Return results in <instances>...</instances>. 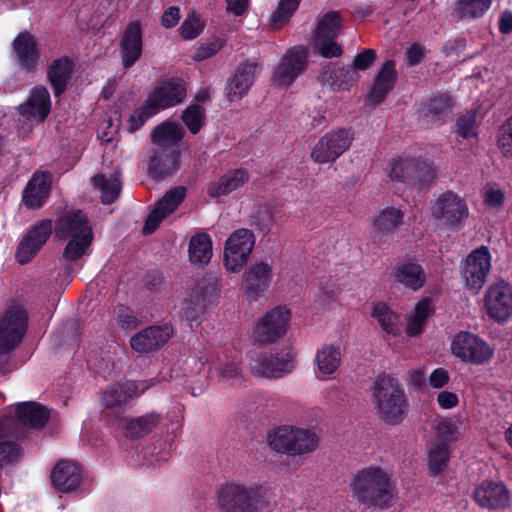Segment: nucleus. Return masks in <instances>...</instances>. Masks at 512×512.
<instances>
[{"label":"nucleus","mask_w":512,"mask_h":512,"mask_svg":"<svg viewBox=\"0 0 512 512\" xmlns=\"http://www.w3.org/2000/svg\"><path fill=\"white\" fill-rule=\"evenodd\" d=\"M349 488L352 498L364 509L381 511L392 507L396 501L392 474L377 465L356 471L350 479Z\"/></svg>","instance_id":"nucleus-1"},{"label":"nucleus","mask_w":512,"mask_h":512,"mask_svg":"<svg viewBox=\"0 0 512 512\" xmlns=\"http://www.w3.org/2000/svg\"><path fill=\"white\" fill-rule=\"evenodd\" d=\"M16 414L17 422H0V431L5 429L0 436V448L28 445L33 436V430L43 427L49 418V411L36 402L18 403Z\"/></svg>","instance_id":"nucleus-2"},{"label":"nucleus","mask_w":512,"mask_h":512,"mask_svg":"<svg viewBox=\"0 0 512 512\" xmlns=\"http://www.w3.org/2000/svg\"><path fill=\"white\" fill-rule=\"evenodd\" d=\"M55 231L58 237L68 239L63 250V258L66 261L78 260L88 253L93 241V232L82 211L66 212L57 220Z\"/></svg>","instance_id":"nucleus-3"},{"label":"nucleus","mask_w":512,"mask_h":512,"mask_svg":"<svg viewBox=\"0 0 512 512\" xmlns=\"http://www.w3.org/2000/svg\"><path fill=\"white\" fill-rule=\"evenodd\" d=\"M375 408L388 423H399L407 409V399L399 384L392 378H381L376 382L373 394Z\"/></svg>","instance_id":"nucleus-4"},{"label":"nucleus","mask_w":512,"mask_h":512,"mask_svg":"<svg viewBox=\"0 0 512 512\" xmlns=\"http://www.w3.org/2000/svg\"><path fill=\"white\" fill-rule=\"evenodd\" d=\"M27 326V314L19 305H11L0 317V371H5L8 355L21 342Z\"/></svg>","instance_id":"nucleus-5"},{"label":"nucleus","mask_w":512,"mask_h":512,"mask_svg":"<svg viewBox=\"0 0 512 512\" xmlns=\"http://www.w3.org/2000/svg\"><path fill=\"white\" fill-rule=\"evenodd\" d=\"M218 501L224 512H257L265 502L264 489L227 484L218 491Z\"/></svg>","instance_id":"nucleus-6"},{"label":"nucleus","mask_w":512,"mask_h":512,"mask_svg":"<svg viewBox=\"0 0 512 512\" xmlns=\"http://www.w3.org/2000/svg\"><path fill=\"white\" fill-rule=\"evenodd\" d=\"M431 217L448 228H458L469 215L467 202L453 191L441 193L431 204Z\"/></svg>","instance_id":"nucleus-7"},{"label":"nucleus","mask_w":512,"mask_h":512,"mask_svg":"<svg viewBox=\"0 0 512 512\" xmlns=\"http://www.w3.org/2000/svg\"><path fill=\"white\" fill-rule=\"evenodd\" d=\"M255 246L254 233L245 228L232 232L226 239L223 264L229 272H239L248 262Z\"/></svg>","instance_id":"nucleus-8"},{"label":"nucleus","mask_w":512,"mask_h":512,"mask_svg":"<svg viewBox=\"0 0 512 512\" xmlns=\"http://www.w3.org/2000/svg\"><path fill=\"white\" fill-rule=\"evenodd\" d=\"M248 368L255 377L279 378L293 370L294 354L292 351L258 352L251 356Z\"/></svg>","instance_id":"nucleus-9"},{"label":"nucleus","mask_w":512,"mask_h":512,"mask_svg":"<svg viewBox=\"0 0 512 512\" xmlns=\"http://www.w3.org/2000/svg\"><path fill=\"white\" fill-rule=\"evenodd\" d=\"M491 270V254L487 247L473 250L460 264L465 287L475 293L484 286Z\"/></svg>","instance_id":"nucleus-10"},{"label":"nucleus","mask_w":512,"mask_h":512,"mask_svg":"<svg viewBox=\"0 0 512 512\" xmlns=\"http://www.w3.org/2000/svg\"><path fill=\"white\" fill-rule=\"evenodd\" d=\"M341 17L337 12H328L318 21L315 29L312 47L324 58L338 57L342 48L334 40L341 29Z\"/></svg>","instance_id":"nucleus-11"},{"label":"nucleus","mask_w":512,"mask_h":512,"mask_svg":"<svg viewBox=\"0 0 512 512\" xmlns=\"http://www.w3.org/2000/svg\"><path fill=\"white\" fill-rule=\"evenodd\" d=\"M291 320V310L283 305L266 312L257 322L253 332L255 341L269 344L277 341L287 333Z\"/></svg>","instance_id":"nucleus-12"},{"label":"nucleus","mask_w":512,"mask_h":512,"mask_svg":"<svg viewBox=\"0 0 512 512\" xmlns=\"http://www.w3.org/2000/svg\"><path fill=\"white\" fill-rule=\"evenodd\" d=\"M483 308L494 322H508L512 318V285L503 280L491 284L485 291Z\"/></svg>","instance_id":"nucleus-13"},{"label":"nucleus","mask_w":512,"mask_h":512,"mask_svg":"<svg viewBox=\"0 0 512 512\" xmlns=\"http://www.w3.org/2000/svg\"><path fill=\"white\" fill-rule=\"evenodd\" d=\"M452 353L461 361L476 365H483L491 360L493 348L470 332H460L451 344Z\"/></svg>","instance_id":"nucleus-14"},{"label":"nucleus","mask_w":512,"mask_h":512,"mask_svg":"<svg viewBox=\"0 0 512 512\" xmlns=\"http://www.w3.org/2000/svg\"><path fill=\"white\" fill-rule=\"evenodd\" d=\"M352 141L353 134L350 130H331L324 134L314 145L311 158L319 164L334 162L350 148Z\"/></svg>","instance_id":"nucleus-15"},{"label":"nucleus","mask_w":512,"mask_h":512,"mask_svg":"<svg viewBox=\"0 0 512 512\" xmlns=\"http://www.w3.org/2000/svg\"><path fill=\"white\" fill-rule=\"evenodd\" d=\"M270 448H311L319 445V436L313 429L283 425L269 431Z\"/></svg>","instance_id":"nucleus-16"},{"label":"nucleus","mask_w":512,"mask_h":512,"mask_svg":"<svg viewBox=\"0 0 512 512\" xmlns=\"http://www.w3.org/2000/svg\"><path fill=\"white\" fill-rule=\"evenodd\" d=\"M308 50L299 45L286 51L273 72V81L288 87L301 75L307 66Z\"/></svg>","instance_id":"nucleus-17"},{"label":"nucleus","mask_w":512,"mask_h":512,"mask_svg":"<svg viewBox=\"0 0 512 512\" xmlns=\"http://www.w3.org/2000/svg\"><path fill=\"white\" fill-rule=\"evenodd\" d=\"M241 356L235 348L220 352L210 363L209 373L221 383L236 385L243 381V370L240 366Z\"/></svg>","instance_id":"nucleus-18"},{"label":"nucleus","mask_w":512,"mask_h":512,"mask_svg":"<svg viewBox=\"0 0 512 512\" xmlns=\"http://www.w3.org/2000/svg\"><path fill=\"white\" fill-rule=\"evenodd\" d=\"M186 84L180 78L169 79L151 93H149L145 103L155 111V115L161 110L173 107L186 98Z\"/></svg>","instance_id":"nucleus-19"},{"label":"nucleus","mask_w":512,"mask_h":512,"mask_svg":"<svg viewBox=\"0 0 512 512\" xmlns=\"http://www.w3.org/2000/svg\"><path fill=\"white\" fill-rule=\"evenodd\" d=\"M473 499L490 511L505 509L510 505V491L502 481L484 480L475 487Z\"/></svg>","instance_id":"nucleus-20"},{"label":"nucleus","mask_w":512,"mask_h":512,"mask_svg":"<svg viewBox=\"0 0 512 512\" xmlns=\"http://www.w3.org/2000/svg\"><path fill=\"white\" fill-rule=\"evenodd\" d=\"M389 176L394 181L426 183L433 179L431 166L414 158H399L391 163Z\"/></svg>","instance_id":"nucleus-21"},{"label":"nucleus","mask_w":512,"mask_h":512,"mask_svg":"<svg viewBox=\"0 0 512 512\" xmlns=\"http://www.w3.org/2000/svg\"><path fill=\"white\" fill-rule=\"evenodd\" d=\"M52 221H39L22 239L17 251L16 259L19 263L30 262L42 248L52 233Z\"/></svg>","instance_id":"nucleus-22"},{"label":"nucleus","mask_w":512,"mask_h":512,"mask_svg":"<svg viewBox=\"0 0 512 512\" xmlns=\"http://www.w3.org/2000/svg\"><path fill=\"white\" fill-rule=\"evenodd\" d=\"M185 195L184 187H176L168 191L151 209L143 227V233L152 234L160 223L176 210Z\"/></svg>","instance_id":"nucleus-23"},{"label":"nucleus","mask_w":512,"mask_h":512,"mask_svg":"<svg viewBox=\"0 0 512 512\" xmlns=\"http://www.w3.org/2000/svg\"><path fill=\"white\" fill-rule=\"evenodd\" d=\"M51 486L57 493L68 494L78 489L82 482V470L78 463L60 460L50 473Z\"/></svg>","instance_id":"nucleus-24"},{"label":"nucleus","mask_w":512,"mask_h":512,"mask_svg":"<svg viewBox=\"0 0 512 512\" xmlns=\"http://www.w3.org/2000/svg\"><path fill=\"white\" fill-rule=\"evenodd\" d=\"M154 383L152 381H125L109 386L103 391L101 401L106 407H117L141 396Z\"/></svg>","instance_id":"nucleus-25"},{"label":"nucleus","mask_w":512,"mask_h":512,"mask_svg":"<svg viewBox=\"0 0 512 512\" xmlns=\"http://www.w3.org/2000/svg\"><path fill=\"white\" fill-rule=\"evenodd\" d=\"M405 212L399 207H386L380 210L373 219L371 236L375 243L381 245L396 232L404 223Z\"/></svg>","instance_id":"nucleus-26"},{"label":"nucleus","mask_w":512,"mask_h":512,"mask_svg":"<svg viewBox=\"0 0 512 512\" xmlns=\"http://www.w3.org/2000/svg\"><path fill=\"white\" fill-rule=\"evenodd\" d=\"M245 294L250 300H257L265 295L273 279L272 265L260 261L251 265L243 276Z\"/></svg>","instance_id":"nucleus-27"},{"label":"nucleus","mask_w":512,"mask_h":512,"mask_svg":"<svg viewBox=\"0 0 512 512\" xmlns=\"http://www.w3.org/2000/svg\"><path fill=\"white\" fill-rule=\"evenodd\" d=\"M259 73L260 67L256 62L241 63L227 81L226 95L228 99L230 101L242 99L250 90Z\"/></svg>","instance_id":"nucleus-28"},{"label":"nucleus","mask_w":512,"mask_h":512,"mask_svg":"<svg viewBox=\"0 0 512 512\" xmlns=\"http://www.w3.org/2000/svg\"><path fill=\"white\" fill-rule=\"evenodd\" d=\"M170 325L151 326L135 334L131 340V348L139 353H149L163 346L172 336Z\"/></svg>","instance_id":"nucleus-29"},{"label":"nucleus","mask_w":512,"mask_h":512,"mask_svg":"<svg viewBox=\"0 0 512 512\" xmlns=\"http://www.w3.org/2000/svg\"><path fill=\"white\" fill-rule=\"evenodd\" d=\"M142 46L141 25L133 21L127 25L120 40V53L125 68L131 67L141 57Z\"/></svg>","instance_id":"nucleus-30"},{"label":"nucleus","mask_w":512,"mask_h":512,"mask_svg":"<svg viewBox=\"0 0 512 512\" xmlns=\"http://www.w3.org/2000/svg\"><path fill=\"white\" fill-rule=\"evenodd\" d=\"M51 189V176L35 172L28 181L22 195L24 205L30 209L40 208L47 200Z\"/></svg>","instance_id":"nucleus-31"},{"label":"nucleus","mask_w":512,"mask_h":512,"mask_svg":"<svg viewBox=\"0 0 512 512\" xmlns=\"http://www.w3.org/2000/svg\"><path fill=\"white\" fill-rule=\"evenodd\" d=\"M51 109L48 90L45 87H36L32 90L25 104L20 105V114L28 121L43 122Z\"/></svg>","instance_id":"nucleus-32"},{"label":"nucleus","mask_w":512,"mask_h":512,"mask_svg":"<svg viewBox=\"0 0 512 512\" xmlns=\"http://www.w3.org/2000/svg\"><path fill=\"white\" fill-rule=\"evenodd\" d=\"M342 359L341 348L338 344H324L317 349L314 357L316 376L319 379H326L334 375Z\"/></svg>","instance_id":"nucleus-33"},{"label":"nucleus","mask_w":512,"mask_h":512,"mask_svg":"<svg viewBox=\"0 0 512 512\" xmlns=\"http://www.w3.org/2000/svg\"><path fill=\"white\" fill-rule=\"evenodd\" d=\"M13 52L20 65L28 70H34L39 60L36 38L28 32H21L12 42Z\"/></svg>","instance_id":"nucleus-34"},{"label":"nucleus","mask_w":512,"mask_h":512,"mask_svg":"<svg viewBox=\"0 0 512 512\" xmlns=\"http://www.w3.org/2000/svg\"><path fill=\"white\" fill-rule=\"evenodd\" d=\"M392 277L398 282L413 291L423 287L426 274L420 264L412 261L397 264L392 271Z\"/></svg>","instance_id":"nucleus-35"},{"label":"nucleus","mask_w":512,"mask_h":512,"mask_svg":"<svg viewBox=\"0 0 512 512\" xmlns=\"http://www.w3.org/2000/svg\"><path fill=\"white\" fill-rule=\"evenodd\" d=\"M396 77L397 74L394 62L390 60L386 61L382 65L373 83L369 94L370 102L373 104L381 103L386 98L389 91L394 87Z\"/></svg>","instance_id":"nucleus-36"},{"label":"nucleus","mask_w":512,"mask_h":512,"mask_svg":"<svg viewBox=\"0 0 512 512\" xmlns=\"http://www.w3.org/2000/svg\"><path fill=\"white\" fill-rule=\"evenodd\" d=\"M248 181V173L244 169H235L227 172L217 181L211 182L208 187L210 197L217 198L228 195L242 187Z\"/></svg>","instance_id":"nucleus-37"},{"label":"nucleus","mask_w":512,"mask_h":512,"mask_svg":"<svg viewBox=\"0 0 512 512\" xmlns=\"http://www.w3.org/2000/svg\"><path fill=\"white\" fill-rule=\"evenodd\" d=\"M433 309L430 298H424L415 305L414 310L406 316L405 332L408 337H418L423 333L426 321Z\"/></svg>","instance_id":"nucleus-38"},{"label":"nucleus","mask_w":512,"mask_h":512,"mask_svg":"<svg viewBox=\"0 0 512 512\" xmlns=\"http://www.w3.org/2000/svg\"><path fill=\"white\" fill-rule=\"evenodd\" d=\"M182 127L174 121H165L154 128L152 142L157 146L169 148L175 146L183 137Z\"/></svg>","instance_id":"nucleus-39"},{"label":"nucleus","mask_w":512,"mask_h":512,"mask_svg":"<svg viewBox=\"0 0 512 512\" xmlns=\"http://www.w3.org/2000/svg\"><path fill=\"white\" fill-rule=\"evenodd\" d=\"M91 182L101 193V200L104 204L113 203L119 196L122 182L118 172H113L109 176L97 175L91 179Z\"/></svg>","instance_id":"nucleus-40"},{"label":"nucleus","mask_w":512,"mask_h":512,"mask_svg":"<svg viewBox=\"0 0 512 512\" xmlns=\"http://www.w3.org/2000/svg\"><path fill=\"white\" fill-rule=\"evenodd\" d=\"M73 69L72 61L67 57L55 60L48 69V78L56 96L66 88Z\"/></svg>","instance_id":"nucleus-41"},{"label":"nucleus","mask_w":512,"mask_h":512,"mask_svg":"<svg viewBox=\"0 0 512 512\" xmlns=\"http://www.w3.org/2000/svg\"><path fill=\"white\" fill-rule=\"evenodd\" d=\"M371 316L386 334L396 336L400 333V316L392 311L386 303H374Z\"/></svg>","instance_id":"nucleus-42"},{"label":"nucleus","mask_w":512,"mask_h":512,"mask_svg":"<svg viewBox=\"0 0 512 512\" xmlns=\"http://www.w3.org/2000/svg\"><path fill=\"white\" fill-rule=\"evenodd\" d=\"M452 106L451 97L442 94L428 101L423 107L422 114L427 122L438 124L449 115Z\"/></svg>","instance_id":"nucleus-43"},{"label":"nucleus","mask_w":512,"mask_h":512,"mask_svg":"<svg viewBox=\"0 0 512 512\" xmlns=\"http://www.w3.org/2000/svg\"><path fill=\"white\" fill-rule=\"evenodd\" d=\"M160 420V414L155 412L132 418L126 422L125 436L131 439L141 438L150 433L160 423Z\"/></svg>","instance_id":"nucleus-44"},{"label":"nucleus","mask_w":512,"mask_h":512,"mask_svg":"<svg viewBox=\"0 0 512 512\" xmlns=\"http://www.w3.org/2000/svg\"><path fill=\"white\" fill-rule=\"evenodd\" d=\"M189 259L193 264L206 265L212 257V241L206 233L194 235L189 242Z\"/></svg>","instance_id":"nucleus-45"},{"label":"nucleus","mask_w":512,"mask_h":512,"mask_svg":"<svg viewBox=\"0 0 512 512\" xmlns=\"http://www.w3.org/2000/svg\"><path fill=\"white\" fill-rule=\"evenodd\" d=\"M128 455L125 456L128 463L134 467L147 466L149 468H156L160 460H167L170 457V450H127Z\"/></svg>","instance_id":"nucleus-46"},{"label":"nucleus","mask_w":512,"mask_h":512,"mask_svg":"<svg viewBox=\"0 0 512 512\" xmlns=\"http://www.w3.org/2000/svg\"><path fill=\"white\" fill-rule=\"evenodd\" d=\"M492 0H458L454 9L459 19H474L483 16L490 8Z\"/></svg>","instance_id":"nucleus-47"},{"label":"nucleus","mask_w":512,"mask_h":512,"mask_svg":"<svg viewBox=\"0 0 512 512\" xmlns=\"http://www.w3.org/2000/svg\"><path fill=\"white\" fill-rule=\"evenodd\" d=\"M176 165V153H155L150 160L149 173L154 177H164L176 170Z\"/></svg>","instance_id":"nucleus-48"},{"label":"nucleus","mask_w":512,"mask_h":512,"mask_svg":"<svg viewBox=\"0 0 512 512\" xmlns=\"http://www.w3.org/2000/svg\"><path fill=\"white\" fill-rule=\"evenodd\" d=\"M479 106L461 114L455 123V132L464 139L477 136Z\"/></svg>","instance_id":"nucleus-49"},{"label":"nucleus","mask_w":512,"mask_h":512,"mask_svg":"<svg viewBox=\"0 0 512 512\" xmlns=\"http://www.w3.org/2000/svg\"><path fill=\"white\" fill-rule=\"evenodd\" d=\"M209 297L201 296L196 299V303H186L183 307V316L184 318L190 322V325H193V322H197L199 319V315L204 312V308L208 305H211L218 298V290L215 286L209 287Z\"/></svg>","instance_id":"nucleus-50"},{"label":"nucleus","mask_w":512,"mask_h":512,"mask_svg":"<svg viewBox=\"0 0 512 512\" xmlns=\"http://www.w3.org/2000/svg\"><path fill=\"white\" fill-rule=\"evenodd\" d=\"M204 108L198 104L189 105L182 113V121L192 134H197L205 123Z\"/></svg>","instance_id":"nucleus-51"},{"label":"nucleus","mask_w":512,"mask_h":512,"mask_svg":"<svg viewBox=\"0 0 512 512\" xmlns=\"http://www.w3.org/2000/svg\"><path fill=\"white\" fill-rule=\"evenodd\" d=\"M331 78L334 89L348 90L358 79V73L352 66H341L332 71Z\"/></svg>","instance_id":"nucleus-52"},{"label":"nucleus","mask_w":512,"mask_h":512,"mask_svg":"<svg viewBox=\"0 0 512 512\" xmlns=\"http://www.w3.org/2000/svg\"><path fill=\"white\" fill-rule=\"evenodd\" d=\"M301 0H280L277 9L271 14L270 22L274 28L283 26L291 18Z\"/></svg>","instance_id":"nucleus-53"},{"label":"nucleus","mask_w":512,"mask_h":512,"mask_svg":"<svg viewBox=\"0 0 512 512\" xmlns=\"http://www.w3.org/2000/svg\"><path fill=\"white\" fill-rule=\"evenodd\" d=\"M497 145L506 158H512V117L500 126Z\"/></svg>","instance_id":"nucleus-54"},{"label":"nucleus","mask_w":512,"mask_h":512,"mask_svg":"<svg viewBox=\"0 0 512 512\" xmlns=\"http://www.w3.org/2000/svg\"><path fill=\"white\" fill-rule=\"evenodd\" d=\"M451 450H429L428 469L432 476L440 474L447 467Z\"/></svg>","instance_id":"nucleus-55"},{"label":"nucleus","mask_w":512,"mask_h":512,"mask_svg":"<svg viewBox=\"0 0 512 512\" xmlns=\"http://www.w3.org/2000/svg\"><path fill=\"white\" fill-rule=\"evenodd\" d=\"M155 115V111L151 110L144 102L141 107L134 110L127 120V129L129 132H135L151 117Z\"/></svg>","instance_id":"nucleus-56"},{"label":"nucleus","mask_w":512,"mask_h":512,"mask_svg":"<svg viewBox=\"0 0 512 512\" xmlns=\"http://www.w3.org/2000/svg\"><path fill=\"white\" fill-rule=\"evenodd\" d=\"M204 24L201 19L191 15L184 20L180 27V34L183 39L190 40L197 37L203 30Z\"/></svg>","instance_id":"nucleus-57"},{"label":"nucleus","mask_w":512,"mask_h":512,"mask_svg":"<svg viewBox=\"0 0 512 512\" xmlns=\"http://www.w3.org/2000/svg\"><path fill=\"white\" fill-rule=\"evenodd\" d=\"M483 199L488 207L498 209L504 204L505 194L498 187L487 186L483 192Z\"/></svg>","instance_id":"nucleus-58"},{"label":"nucleus","mask_w":512,"mask_h":512,"mask_svg":"<svg viewBox=\"0 0 512 512\" xmlns=\"http://www.w3.org/2000/svg\"><path fill=\"white\" fill-rule=\"evenodd\" d=\"M223 46V41L215 38L209 42L202 43L195 54L197 60H203L215 55Z\"/></svg>","instance_id":"nucleus-59"},{"label":"nucleus","mask_w":512,"mask_h":512,"mask_svg":"<svg viewBox=\"0 0 512 512\" xmlns=\"http://www.w3.org/2000/svg\"><path fill=\"white\" fill-rule=\"evenodd\" d=\"M376 54L374 50L365 49L359 53L353 61L354 70H366L375 60Z\"/></svg>","instance_id":"nucleus-60"},{"label":"nucleus","mask_w":512,"mask_h":512,"mask_svg":"<svg viewBox=\"0 0 512 512\" xmlns=\"http://www.w3.org/2000/svg\"><path fill=\"white\" fill-rule=\"evenodd\" d=\"M424 56V47L420 44H413L405 52V62L408 66H415L423 59Z\"/></svg>","instance_id":"nucleus-61"},{"label":"nucleus","mask_w":512,"mask_h":512,"mask_svg":"<svg viewBox=\"0 0 512 512\" xmlns=\"http://www.w3.org/2000/svg\"><path fill=\"white\" fill-rule=\"evenodd\" d=\"M439 437L444 441H452L456 437V426L450 420H443L437 426Z\"/></svg>","instance_id":"nucleus-62"},{"label":"nucleus","mask_w":512,"mask_h":512,"mask_svg":"<svg viewBox=\"0 0 512 512\" xmlns=\"http://www.w3.org/2000/svg\"><path fill=\"white\" fill-rule=\"evenodd\" d=\"M449 381V374L444 368L435 369L429 376V384L432 388L440 389Z\"/></svg>","instance_id":"nucleus-63"},{"label":"nucleus","mask_w":512,"mask_h":512,"mask_svg":"<svg viewBox=\"0 0 512 512\" xmlns=\"http://www.w3.org/2000/svg\"><path fill=\"white\" fill-rule=\"evenodd\" d=\"M180 19V10L177 7H169L166 9L161 18V24L165 28L174 27Z\"/></svg>","instance_id":"nucleus-64"}]
</instances>
